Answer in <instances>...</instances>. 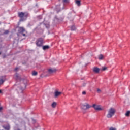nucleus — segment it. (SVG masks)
<instances>
[{
    "instance_id": "f257e3e1",
    "label": "nucleus",
    "mask_w": 130,
    "mask_h": 130,
    "mask_svg": "<svg viewBox=\"0 0 130 130\" xmlns=\"http://www.w3.org/2000/svg\"><path fill=\"white\" fill-rule=\"evenodd\" d=\"M18 16L20 18V22L22 21H25L27 18H28V13H25L24 12H18Z\"/></svg>"
},
{
    "instance_id": "f03ea898",
    "label": "nucleus",
    "mask_w": 130,
    "mask_h": 130,
    "mask_svg": "<svg viewBox=\"0 0 130 130\" xmlns=\"http://www.w3.org/2000/svg\"><path fill=\"white\" fill-rule=\"evenodd\" d=\"M115 114V109L113 108H110L108 111V114H107V117L108 118H111Z\"/></svg>"
},
{
    "instance_id": "7ed1b4c3",
    "label": "nucleus",
    "mask_w": 130,
    "mask_h": 130,
    "mask_svg": "<svg viewBox=\"0 0 130 130\" xmlns=\"http://www.w3.org/2000/svg\"><path fill=\"white\" fill-rule=\"evenodd\" d=\"M36 44L38 47H41L43 45V39L39 38L36 42Z\"/></svg>"
},
{
    "instance_id": "20e7f679",
    "label": "nucleus",
    "mask_w": 130,
    "mask_h": 130,
    "mask_svg": "<svg viewBox=\"0 0 130 130\" xmlns=\"http://www.w3.org/2000/svg\"><path fill=\"white\" fill-rule=\"evenodd\" d=\"M91 107L92 106L87 103L81 105V109H83V110H87V109H89V108H91Z\"/></svg>"
},
{
    "instance_id": "39448f33",
    "label": "nucleus",
    "mask_w": 130,
    "mask_h": 130,
    "mask_svg": "<svg viewBox=\"0 0 130 130\" xmlns=\"http://www.w3.org/2000/svg\"><path fill=\"white\" fill-rule=\"evenodd\" d=\"M91 107L94 108L96 111H100V110H102V108H101V106L100 105H98L96 104H94L91 106Z\"/></svg>"
},
{
    "instance_id": "423d86ee",
    "label": "nucleus",
    "mask_w": 130,
    "mask_h": 130,
    "mask_svg": "<svg viewBox=\"0 0 130 130\" xmlns=\"http://www.w3.org/2000/svg\"><path fill=\"white\" fill-rule=\"evenodd\" d=\"M61 92H59L57 90H56L54 92L55 98H57V97H58V96H60V95H61Z\"/></svg>"
},
{
    "instance_id": "0eeeda50",
    "label": "nucleus",
    "mask_w": 130,
    "mask_h": 130,
    "mask_svg": "<svg viewBox=\"0 0 130 130\" xmlns=\"http://www.w3.org/2000/svg\"><path fill=\"white\" fill-rule=\"evenodd\" d=\"M48 72L49 74H52V73H55L56 72V69H49L48 70Z\"/></svg>"
},
{
    "instance_id": "6e6552de",
    "label": "nucleus",
    "mask_w": 130,
    "mask_h": 130,
    "mask_svg": "<svg viewBox=\"0 0 130 130\" xmlns=\"http://www.w3.org/2000/svg\"><path fill=\"white\" fill-rule=\"evenodd\" d=\"M93 71L94 73H99V71H100V69H99V68L97 67H95L93 68Z\"/></svg>"
},
{
    "instance_id": "1a4fd4ad",
    "label": "nucleus",
    "mask_w": 130,
    "mask_h": 130,
    "mask_svg": "<svg viewBox=\"0 0 130 130\" xmlns=\"http://www.w3.org/2000/svg\"><path fill=\"white\" fill-rule=\"evenodd\" d=\"M19 32H20V33H23V32H25V28L23 27H19Z\"/></svg>"
},
{
    "instance_id": "9d476101",
    "label": "nucleus",
    "mask_w": 130,
    "mask_h": 130,
    "mask_svg": "<svg viewBox=\"0 0 130 130\" xmlns=\"http://www.w3.org/2000/svg\"><path fill=\"white\" fill-rule=\"evenodd\" d=\"M98 58L100 60H102V59H104V56L102 54H100L98 56Z\"/></svg>"
},
{
    "instance_id": "9b49d317",
    "label": "nucleus",
    "mask_w": 130,
    "mask_h": 130,
    "mask_svg": "<svg viewBox=\"0 0 130 130\" xmlns=\"http://www.w3.org/2000/svg\"><path fill=\"white\" fill-rule=\"evenodd\" d=\"M49 49V46H48V45H46V46H43V50H46V49Z\"/></svg>"
},
{
    "instance_id": "f8f14e48",
    "label": "nucleus",
    "mask_w": 130,
    "mask_h": 130,
    "mask_svg": "<svg viewBox=\"0 0 130 130\" xmlns=\"http://www.w3.org/2000/svg\"><path fill=\"white\" fill-rule=\"evenodd\" d=\"M75 3H76V5H77V6H81V1L76 0V1H75Z\"/></svg>"
},
{
    "instance_id": "ddd939ff",
    "label": "nucleus",
    "mask_w": 130,
    "mask_h": 130,
    "mask_svg": "<svg viewBox=\"0 0 130 130\" xmlns=\"http://www.w3.org/2000/svg\"><path fill=\"white\" fill-rule=\"evenodd\" d=\"M5 79H0V85H3V84H4V83H5Z\"/></svg>"
},
{
    "instance_id": "4468645a",
    "label": "nucleus",
    "mask_w": 130,
    "mask_h": 130,
    "mask_svg": "<svg viewBox=\"0 0 130 130\" xmlns=\"http://www.w3.org/2000/svg\"><path fill=\"white\" fill-rule=\"evenodd\" d=\"M52 107H53V108H55V107H56V102H53L52 104Z\"/></svg>"
},
{
    "instance_id": "2eb2a0df",
    "label": "nucleus",
    "mask_w": 130,
    "mask_h": 130,
    "mask_svg": "<svg viewBox=\"0 0 130 130\" xmlns=\"http://www.w3.org/2000/svg\"><path fill=\"white\" fill-rule=\"evenodd\" d=\"M4 128H5V129H6V130H10V125H7V126H4Z\"/></svg>"
},
{
    "instance_id": "dca6fc26",
    "label": "nucleus",
    "mask_w": 130,
    "mask_h": 130,
    "mask_svg": "<svg viewBox=\"0 0 130 130\" xmlns=\"http://www.w3.org/2000/svg\"><path fill=\"white\" fill-rule=\"evenodd\" d=\"M71 31H75L76 30V27L74 25L71 26Z\"/></svg>"
},
{
    "instance_id": "f3484780",
    "label": "nucleus",
    "mask_w": 130,
    "mask_h": 130,
    "mask_svg": "<svg viewBox=\"0 0 130 130\" xmlns=\"http://www.w3.org/2000/svg\"><path fill=\"white\" fill-rule=\"evenodd\" d=\"M37 74L38 73L36 71H33L32 73V76H37Z\"/></svg>"
},
{
    "instance_id": "a211bd4d",
    "label": "nucleus",
    "mask_w": 130,
    "mask_h": 130,
    "mask_svg": "<svg viewBox=\"0 0 130 130\" xmlns=\"http://www.w3.org/2000/svg\"><path fill=\"white\" fill-rule=\"evenodd\" d=\"M129 114H130V111H127V112L125 113V115L126 116H129Z\"/></svg>"
},
{
    "instance_id": "6ab92c4d",
    "label": "nucleus",
    "mask_w": 130,
    "mask_h": 130,
    "mask_svg": "<svg viewBox=\"0 0 130 130\" xmlns=\"http://www.w3.org/2000/svg\"><path fill=\"white\" fill-rule=\"evenodd\" d=\"M15 79L16 80H18V79H19V74H15Z\"/></svg>"
},
{
    "instance_id": "aec40b11",
    "label": "nucleus",
    "mask_w": 130,
    "mask_h": 130,
    "mask_svg": "<svg viewBox=\"0 0 130 130\" xmlns=\"http://www.w3.org/2000/svg\"><path fill=\"white\" fill-rule=\"evenodd\" d=\"M109 130H117V129L116 128L113 127H111Z\"/></svg>"
},
{
    "instance_id": "412c9836",
    "label": "nucleus",
    "mask_w": 130,
    "mask_h": 130,
    "mask_svg": "<svg viewBox=\"0 0 130 130\" xmlns=\"http://www.w3.org/2000/svg\"><path fill=\"white\" fill-rule=\"evenodd\" d=\"M97 92L98 93H101V90H100V89H99V88H98L97 89Z\"/></svg>"
},
{
    "instance_id": "4be33fe9",
    "label": "nucleus",
    "mask_w": 130,
    "mask_h": 130,
    "mask_svg": "<svg viewBox=\"0 0 130 130\" xmlns=\"http://www.w3.org/2000/svg\"><path fill=\"white\" fill-rule=\"evenodd\" d=\"M63 3H69V0H63Z\"/></svg>"
},
{
    "instance_id": "5701e85b",
    "label": "nucleus",
    "mask_w": 130,
    "mask_h": 130,
    "mask_svg": "<svg viewBox=\"0 0 130 130\" xmlns=\"http://www.w3.org/2000/svg\"><path fill=\"white\" fill-rule=\"evenodd\" d=\"M107 68L106 67L103 68L102 69L103 71H105Z\"/></svg>"
},
{
    "instance_id": "b1692460",
    "label": "nucleus",
    "mask_w": 130,
    "mask_h": 130,
    "mask_svg": "<svg viewBox=\"0 0 130 130\" xmlns=\"http://www.w3.org/2000/svg\"><path fill=\"white\" fill-rule=\"evenodd\" d=\"M82 94L83 95H86V91L82 92Z\"/></svg>"
},
{
    "instance_id": "393cba45",
    "label": "nucleus",
    "mask_w": 130,
    "mask_h": 130,
    "mask_svg": "<svg viewBox=\"0 0 130 130\" xmlns=\"http://www.w3.org/2000/svg\"><path fill=\"white\" fill-rule=\"evenodd\" d=\"M8 33H9V30H6L5 31V34H8Z\"/></svg>"
},
{
    "instance_id": "a878e982",
    "label": "nucleus",
    "mask_w": 130,
    "mask_h": 130,
    "mask_svg": "<svg viewBox=\"0 0 130 130\" xmlns=\"http://www.w3.org/2000/svg\"><path fill=\"white\" fill-rule=\"evenodd\" d=\"M18 68H15V72H17V71H18Z\"/></svg>"
},
{
    "instance_id": "bb28decb",
    "label": "nucleus",
    "mask_w": 130,
    "mask_h": 130,
    "mask_svg": "<svg viewBox=\"0 0 130 130\" xmlns=\"http://www.w3.org/2000/svg\"><path fill=\"white\" fill-rule=\"evenodd\" d=\"M3 110V107H0V111H2Z\"/></svg>"
},
{
    "instance_id": "cd10ccee",
    "label": "nucleus",
    "mask_w": 130,
    "mask_h": 130,
    "mask_svg": "<svg viewBox=\"0 0 130 130\" xmlns=\"http://www.w3.org/2000/svg\"><path fill=\"white\" fill-rule=\"evenodd\" d=\"M22 35H23V36H26V34H22Z\"/></svg>"
},
{
    "instance_id": "c85d7f7f",
    "label": "nucleus",
    "mask_w": 130,
    "mask_h": 130,
    "mask_svg": "<svg viewBox=\"0 0 130 130\" xmlns=\"http://www.w3.org/2000/svg\"><path fill=\"white\" fill-rule=\"evenodd\" d=\"M1 93H2V90H1V89H0V94H1Z\"/></svg>"
},
{
    "instance_id": "c756f323",
    "label": "nucleus",
    "mask_w": 130,
    "mask_h": 130,
    "mask_svg": "<svg viewBox=\"0 0 130 130\" xmlns=\"http://www.w3.org/2000/svg\"><path fill=\"white\" fill-rule=\"evenodd\" d=\"M4 57V58H5L6 57V56H4V57Z\"/></svg>"
},
{
    "instance_id": "7c9ffc66",
    "label": "nucleus",
    "mask_w": 130,
    "mask_h": 130,
    "mask_svg": "<svg viewBox=\"0 0 130 130\" xmlns=\"http://www.w3.org/2000/svg\"><path fill=\"white\" fill-rule=\"evenodd\" d=\"M1 53L0 52V54H1Z\"/></svg>"
}]
</instances>
